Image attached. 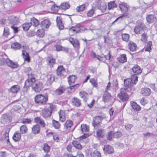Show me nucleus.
I'll return each instance as SVG.
<instances>
[{"label": "nucleus", "instance_id": "nucleus-58", "mask_svg": "<svg viewBox=\"0 0 157 157\" xmlns=\"http://www.w3.org/2000/svg\"><path fill=\"white\" fill-rule=\"evenodd\" d=\"M122 136L121 132L117 131L114 133V138H120Z\"/></svg>", "mask_w": 157, "mask_h": 157}, {"label": "nucleus", "instance_id": "nucleus-31", "mask_svg": "<svg viewBox=\"0 0 157 157\" xmlns=\"http://www.w3.org/2000/svg\"><path fill=\"white\" fill-rule=\"evenodd\" d=\"M151 92L150 89L149 88H143L141 91V94L144 96H149Z\"/></svg>", "mask_w": 157, "mask_h": 157}, {"label": "nucleus", "instance_id": "nucleus-28", "mask_svg": "<svg viewBox=\"0 0 157 157\" xmlns=\"http://www.w3.org/2000/svg\"><path fill=\"white\" fill-rule=\"evenodd\" d=\"M59 117V120L63 122L65 121V116L64 112L62 110H60L58 112Z\"/></svg>", "mask_w": 157, "mask_h": 157}, {"label": "nucleus", "instance_id": "nucleus-48", "mask_svg": "<svg viewBox=\"0 0 157 157\" xmlns=\"http://www.w3.org/2000/svg\"><path fill=\"white\" fill-rule=\"evenodd\" d=\"M114 133L113 131H110L108 132L106 135V138L108 140L111 141L113 138H114Z\"/></svg>", "mask_w": 157, "mask_h": 157}, {"label": "nucleus", "instance_id": "nucleus-54", "mask_svg": "<svg viewBox=\"0 0 157 157\" xmlns=\"http://www.w3.org/2000/svg\"><path fill=\"white\" fill-rule=\"evenodd\" d=\"M10 23L11 24L15 25L17 23L18 21L16 17H12L10 20Z\"/></svg>", "mask_w": 157, "mask_h": 157}, {"label": "nucleus", "instance_id": "nucleus-10", "mask_svg": "<svg viewBox=\"0 0 157 157\" xmlns=\"http://www.w3.org/2000/svg\"><path fill=\"white\" fill-rule=\"evenodd\" d=\"M41 23L40 24V27L42 28L43 29H48L51 24V22L48 19H43V18H41Z\"/></svg>", "mask_w": 157, "mask_h": 157}, {"label": "nucleus", "instance_id": "nucleus-57", "mask_svg": "<svg viewBox=\"0 0 157 157\" xmlns=\"http://www.w3.org/2000/svg\"><path fill=\"white\" fill-rule=\"evenodd\" d=\"M140 102L142 105H144L148 103V101L146 98L143 97L140 100Z\"/></svg>", "mask_w": 157, "mask_h": 157}, {"label": "nucleus", "instance_id": "nucleus-53", "mask_svg": "<svg viewBox=\"0 0 157 157\" xmlns=\"http://www.w3.org/2000/svg\"><path fill=\"white\" fill-rule=\"evenodd\" d=\"M10 34L9 29L8 27H5L4 29L3 35L5 37H7Z\"/></svg>", "mask_w": 157, "mask_h": 157}, {"label": "nucleus", "instance_id": "nucleus-33", "mask_svg": "<svg viewBox=\"0 0 157 157\" xmlns=\"http://www.w3.org/2000/svg\"><path fill=\"white\" fill-rule=\"evenodd\" d=\"M80 97L83 99L84 100L86 101L89 95L87 93L84 91H81L79 93Z\"/></svg>", "mask_w": 157, "mask_h": 157}, {"label": "nucleus", "instance_id": "nucleus-1", "mask_svg": "<svg viewBox=\"0 0 157 157\" xmlns=\"http://www.w3.org/2000/svg\"><path fill=\"white\" fill-rule=\"evenodd\" d=\"M127 92L125 89L121 88L120 90V93L117 94V97L123 102L127 101L129 98V94H127Z\"/></svg>", "mask_w": 157, "mask_h": 157}, {"label": "nucleus", "instance_id": "nucleus-24", "mask_svg": "<svg viewBox=\"0 0 157 157\" xmlns=\"http://www.w3.org/2000/svg\"><path fill=\"white\" fill-rule=\"evenodd\" d=\"M39 132V125L38 124L33 125L32 128V133L34 134H38Z\"/></svg>", "mask_w": 157, "mask_h": 157}, {"label": "nucleus", "instance_id": "nucleus-27", "mask_svg": "<svg viewBox=\"0 0 157 157\" xmlns=\"http://www.w3.org/2000/svg\"><path fill=\"white\" fill-rule=\"evenodd\" d=\"M128 46L130 50L132 51H134L136 50L137 45L134 42L130 41L128 44Z\"/></svg>", "mask_w": 157, "mask_h": 157}, {"label": "nucleus", "instance_id": "nucleus-55", "mask_svg": "<svg viewBox=\"0 0 157 157\" xmlns=\"http://www.w3.org/2000/svg\"><path fill=\"white\" fill-rule=\"evenodd\" d=\"M131 80L133 84H136L138 81V77L136 74L133 75L132 76Z\"/></svg>", "mask_w": 157, "mask_h": 157}, {"label": "nucleus", "instance_id": "nucleus-21", "mask_svg": "<svg viewBox=\"0 0 157 157\" xmlns=\"http://www.w3.org/2000/svg\"><path fill=\"white\" fill-rule=\"evenodd\" d=\"M103 150L104 152H107L109 154L113 153L114 151L112 147L109 145L104 146Z\"/></svg>", "mask_w": 157, "mask_h": 157}, {"label": "nucleus", "instance_id": "nucleus-61", "mask_svg": "<svg viewBox=\"0 0 157 157\" xmlns=\"http://www.w3.org/2000/svg\"><path fill=\"white\" fill-rule=\"evenodd\" d=\"M22 123L25 124H30L31 122V121L30 119L27 118L24 119L21 122Z\"/></svg>", "mask_w": 157, "mask_h": 157}, {"label": "nucleus", "instance_id": "nucleus-8", "mask_svg": "<svg viewBox=\"0 0 157 157\" xmlns=\"http://www.w3.org/2000/svg\"><path fill=\"white\" fill-rule=\"evenodd\" d=\"M6 61V65L11 68L13 69H17L19 67V65L17 62H13L10 60L9 59H7Z\"/></svg>", "mask_w": 157, "mask_h": 157}, {"label": "nucleus", "instance_id": "nucleus-25", "mask_svg": "<svg viewBox=\"0 0 157 157\" xmlns=\"http://www.w3.org/2000/svg\"><path fill=\"white\" fill-rule=\"evenodd\" d=\"M67 78L69 85H71L75 83L77 79V77L75 75H72L68 77Z\"/></svg>", "mask_w": 157, "mask_h": 157}, {"label": "nucleus", "instance_id": "nucleus-14", "mask_svg": "<svg viewBox=\"0 0 157 157\" xmlns=\"http://www.w3.org/2000/svg\"><path fill=\"white\" fill-rule=\"evenodd\" d=\"M71 103L72 105L76 107H79L81 105V100L77 98H73L71 99Z\"/></svg>", "mask_w": 157, "mask_h": 157}, {"label": "nucleus", "instance_id": "nucleus-40", "mask_svg": "<svg viewBox=\"0 0 157 157\" xmlns=\"http://www.w3.org/2000/svg\"><path fill=\"white\" fill-rule=\"evenodd\" d=\"M20 86L18 85L12 86L10 88V90L11 92L14 93L17 92L20 90Z\"/></svg>", "mask_w": 157, "mask_h": 157}, {"label": "nucleus", "instance_id": "nucleus-20", "mask_svg": "<svg viewBox=\"0 0 157 157\" xmlns=\"http://www.w3.org/2000/svg\"><path fill=\"white\" fill-rule=\"evenodd\" d=\"M9 58H7L6 55L4 54L3 55H0V65H4L5 63L6 64V60Z\"/></svg>", "mask_w": 157, "mask_h": 157}, {"label": "nucleus", "instance_id": "nucleus-26", "mask_svg": "<svg viewBox=\"0 0 157 157\" xmlns=\"http://www.w3.org/2000/svg\"><path fill=\"white\" fill-rule=\"evenodd\" d=\"M22 55L25 61H27L28 62L30 61V58L29 54L25 51L22 50Z\"/></svg>", "mask_w": 157, "mask_h": 157}, {"label": "nucleus", "instance_id": "nucleus-44", "mask_svg": "<svg viewBox=\"0 0 157 157\" xmlns=\"http://www.w3.org/2000/svg\"><path fill=\"white\" fill-rule=\"evenodd\" d=\"M70 7V5L67 2H64L61 4L60 8L62 10H66Z\"/></svg>", "mask_w": 157, "mask_h": 157}, {"label": "nucleus", "instance_id": "nucleus-36", "mask_svg": "<svg viewBox=\"0 0 157 157\" xmlns=\"http://www.w3.org/2000/svg\"><path fill=\"white\" fill-rule=\"evenodd\" d=\"M47 83L48 85H50L54 80L55 78L54 76L52 75H48L47 76Z\"/></svg>", "mask_w": 157, "mask_h": 157}, {"label": "nucleus", "instance_id": "nucleus-32", "mask_svg": "<svg viewBox=\"0 0 157 157\" xmlns=\"http://www.w3.org/2000/svg\"><path fill=\"white\" fill-rule=\"evenodd\" d=\"M47 3H49L50 6H51V9L52 11L54 12H57L60 7L56 6L55 4H53V2H48Z\"/></svg>", "mask_w": 157, "mask_h": 157}, {"label": "nucleus", "instance_id": "nucleus-62", "mask_svg": "<svg viewBox=\"0 0 157 157\" xmlns=\"http://www.w3.org/2000/svg\"><path fill=\"white\" fill-rule=\"evenodd\" d=\"M90 83H92V84L93 85V86L95 87H96L97 86V84L96 82V81L95 79L94 78H91L90 80Z\"/></svg>", "mask_w": 157, "mask_h": 157}, {"label": "nucleus", "instance_id": "nucleus-2", "mask_svg": "<svg viewBox=\"0 0 157 157\" xmlns=\"http://www.w3.org/2000/svg\"><path fill=\"white\" fill-rule=\"evenodd\" d=\"M28 79L26 80L25 83L24 87L28 88L31 86L35 83L36 80L34 75L31 73L27 74Z\"/></svg>", "mask_w": 157, "mask_h": 157}, {"label": "nucleus", "instance_id": "nucleus-12", "mask_svg": "<svg viewBox=\"0 0 157 157\" xmlns=\"http://www.w3.org/2000/svg\"><path fill=\"white\" fill-rule=\"evenodd\" d=\"M119 7L122 12L127 11L129 9V6L124 2L120 4Z\"/></svg>", "mask_w": 157, "mask_h": 157}, {"label": "nucleus", "instance_id": "nucleus-34", "mask_svg": "<svg viewBox=\"0 0 157 157\" xmlns=\"http://www.w3.org/2000/svg\"><path fill=\"white\" fill-rule=\"evenodd\" d=\"M21 134L18 132H17L14 133L13 138L15 142L18 141L21 138Z\"/></svg>", "mask_w": 157, "mask_h": 157}, {"label": "nucleus", "instance_id": "nucleus-29", "mask_svg": "<svg viewBox=\"0 0 157 157\" xmlns=\"http://www.w3.org/2000/svg\"><path fill=\"white\" fill-rule=\"evenodd\" d=\"M105 134V130L104 129H101L97 132V135L99 138H102Z\"/></svg>", "mask_w": 157, "mask_h": 157}, {"label": "nucleus", "instance_id": "nucleus-56", "mask_svg": "<svg viewBox=\"0 0 157 157\" xmlns=\"http://www.w3.org/2000/svg\"><path fill=\"white\" fill-rule=\"evenodd\" d=\"M81 130L82 132H87L89 131L88 128L86 124H82L81 125Z\"/></svg>", "mask_w": 157, "mask_h": 157}, {"label": "nucleus", "instance_id": "nucleus-51", "mask_svg": "<svg viewBox=\"0 0 157 157\" xmlns=\"http://www.w3.org/2000/svg\"><path fill=\"white\" fill-rule=\"evenodd\" d=\"M129 35L127 33H123L122 34V39L124 41H128L129 40Z\"/></svg>", "mask_w": 157, "mask_h": 157}, {"label": "nucleus", "instance_id": "nucleus-49", "mask_svg": "<svg viewBox=\"0 0 157 157\" xmlns=\"http://www.w3.org/2000/svg\"><path fill=\"white\" fill-rule=\"evenodd\" d=\"M128 16V14L125 13L123 14H122L121 16H119L113 22H112V24H113L114 23L117 21L118 20H120V21L122 20L123 17H125Z\"/></svg>", "mask_w": 157, "mask_h": 157}, {"label": "nucleus", "instance_id": "nucleus-35", "mask_svg": "<svg viewBox=\"0 0 157 157\" xmlns=\"http://www.w3.org/2000/svg\"><path fill=\"white\" fill-rule=\"evenodd\" d=\"M119 61L120 62L123 63L127 61V57L126 55L123 54L121 55L120 57L118 58Z\"/></svg>", "mask_w": 157, "mask_h": 157}, {"label": "nucleus", "instance_id": "nucleus-43", "mask_svg": "<svg viewBox=\"0 0 157 157\" xmlns=\"http://www.w3.org/2000/svg\"><path fill=\"white\" fill-rule=\"evenodd\" d=\"M43 149L45 153H48L50 151V147L47 144L45 143L43 145Z\"/></svg>", "mask_w": 157, "mask_h": 157}, {"label": "nucleus", "instance_id": "nucleus-16", "mask_svg": "<svg viewBox=\"0 0 157 157\" xmlns=\"http://www.w3.org/2000/svg\"><path fill=\"white\" fill-rule=\"evenodd\" d=\"M146 20L149 23H151L155 22L156 18L153 15H148L147 16Z\"/></svg>", "mask_w": 157, "mask_h": 157}, {"label": "nucleus", "instance_id": "nucleus-46", "mask_svg": "<svg viewBox=\"0 0 157 157\" xmlns=\"http://www.w3.org/2000/svg\"><path fill=\"white\" fill-rule=\"evenodd\" d=\"M30 23H32V25H33L34 26L36 27L39 24L38 21L34 17L31 19Z\"/></svg>", "mask_w": 157, "mask_h": 157}, {"label": "nucleus", "instance_id": "nucleus-38", "mask_svg": "<svg viewBox=\"0 0 157 157\" xmlns=\"http://www.w3.org/2000/svg\"><path fill=\"white\" fill-rule=\"evenodd\" d=\"M152 46V42L151 41H149L146 46H145L144 49L145 51L150 52L151 51V46Z\"/></svg>", "mask_w": 157, "mask_h": 157}, {"label": "nucleus", "instance_id": "nucleus-7", "mask_svg": "<svg viewBox=\"0 0 157 157\" xmlns=\"http://www.w3.org/2000/svg\"><path fill=\"white\" fill-rule=\"evenodd\" d=\"M144 24L140 23L138 25H136L134 29V32L136 34H141L145 28Z\"/></svg>", "mask_w": 157, "mask_h": 157}, {"label": "nucleus", "instance_id": "nucleus-23", "mask_svg": "<svg viewBox=\"0 0 157 157\" xmlns=\"http://www.w3.org/2000/svg\"><path fill=\"white\" fill-rule=\"evenodd\" d=\"M111 96L110 93L105 91L103 97V99L105 102H108L110 99Z\"/></svg>", "mask_w": 157, "mask_h": 157}, {"label": "nucleus", "instance_id": "nucleus-41", "mask_svg": "<svg viewBox=\"0 0 157 157\" xmlns=\"http://www.w3.org/2000/svg\"><path fill=\"white\" fill-rule=\"evenodd\" d=\"M32 25V23L30 22L25 23L22 25V28L24 31H28Z\"/></svg>", "mask_w": 157, "mask_h": 157}, {"label": "nucleus", "instance_id": "nucleus-42", "mask_svg": "<svg viewBox=\"0 0 157 157\" xmlns=\"http://www.w3.org/2000/svg\"><path fill=\"white\" fill-rule=\"evenodd\" d=\"M21 47V44L17 42L13 43L11 45V48L15 50L20 49Z\"/></svg>", "mask_w": 157, "mask_h": 157}, {"label": "nucleus", "instance_id": "nucleus-6", "mask_svg": "<svg viewBox=\"0 0 157 157\" xmlns=\"http://www.w3.org/2000/svg\"><path fill=\"white\" fill-rule=\"evenodd\" d=\"M12 119V117L10 115L4 114L1 118V122L2 123H9L11 122Z\"/></svg>", "mask_w": 157, "mask_h": 157}, {"label": "nucleus", "instance_id": "nucleus-60", "mask_svg": "<svg viewBox=\"0 0 157 157\" xmlns=\"http://www.w3.org/2000/svg\"><path fill=\"white\" fill-rule=\"evenodd\" d=\"M94 10L93 9H91L89 10L87 13V15L89 17H91L92 16L94 13Z\"/></svg>", "mask_w": 157, "mask_h": 157}, {"label": "nucleus", "instance_id": "nucleus-18", "mask_svg": "<svg viewBox=\"0 0 157 157\" xmlns=\"http://www.w3.org/2000/svg\"><path fill=\"white\" fill-rule=\"evenodd\" d=\"M47 61L48 64L51 67H53V65L56 62L55 59H53L52 56H48L47 58Z\"/></svg>", "mask_w": 157, "mask_h": 157}, {"label": "nucleus", "instance_id": "nucleus-22", "mask_svg": "<svg viewBox=\"0 0 157 157\" xmlns=\"http://www.w3.org/2000/svg\"><path fill=\"white\" fill-rule=\"evenodd\" d=\"M66 90L64 86H62L56 89L55 90V92L57 95H60L64 93Z\"/></svg>", "mask_w": 157, "mask_h": 157}, {"label": "nucleus", "instance_id": "nucleus-5", "mask_svg": "<svg viewBox=\"0 0 157 157\" xmlns=\"http://www.w3.org/2000/svg\"><path fill=\"white\" fill-rule=\"evenodd\" d=\"M103 119L100 116H96L93 118L92 125L95 128L100 125Z\"/></svg>", "mask_w": 157, "mask_h": 157}, {"label": "nucleus", "instance_id": "nucleus-9", "mask_svg": "<svg viewBox=\"0 0 157 157\" xmlns=\"http://www.w3.org/2000/svg\"><path fill=\"white\" fill-rule=\"evenodd\" d=\"M73 123L72 121L68 120L66 121L64 124V131L69 132L71 128L73 126Z\"/></svg>", "mask_w": 157, "mask_h": 157}, {"label": "nucleus", "instance_id": "nucleus-30", "mask_svg": "<svg viewBox=\"0 0 157 157\" xmlns=\"http://www.w3.org/2000/svg\"><path fill=\"white\" fill-rule=\"evenodd\" d=\"M108 9L109 10H113L114 8L117 7V4L114 1H110L108 3Z\"/></svg>", "mask_w": 157, "mask_h": 157}, {"label": "nucleus", "instance_id": "nucleus-64", "mask_svg": "<svg viewBox=\"0 0 157 157\" xmlns=\"http://www.w3.org/2000/svg\"><path fill=\"white\" fill-rule=\"evenodd\" d=\"M79 85L78 84H76L75 85H72L69 86L68 88V89H70V90L73 89V90H74L75 89H76L79 86Z\"/></svg>", "mask_w": 157, "mask_h": 157}, {"label": "nucleus", "instance_id": "nucleus-11", "mask_svg": "<svg viewBox=\"0 0 157 157\" xmlns=\"http://www.w3.org/2000/svg\"><path fill=\"white\" fill-rule=\"evenodd\" d=\"M48 99V97L47 94H45L43 95L40 94V105H44L46 104Z\"/></svg>", "mask_w": 157, "mask_h": 157}, {"label": "nucleus", "instance_id": "nucleus-3", "mask_svg": "<svg viewBox=\"0 0 157 157\" xmlns=\"http://www.w3.org/2000/svg\"><path fill=\"white\" fill-rule=\"evenodd\" d=\"M124 87L122 89H125L126 90L127 92H130L131 91V87L133 84L131 79L128 78L124 79Z\"/></svg>", "mask_w": 157, "mask_h": 157}, {"label": "nucleus", "instance_id": "nucleus-13", "mask_svg": "<svg viewBox=\"0 0 157 157\" xmlns=\"http://www.w3.org/2000/svg\"><path fill=\"white\" fill-rule=\"evenodd\" d=\"M81 25L78 24L75 26H72L69 28V31L73 32L74 33H77L81 32Z\"/></svg>", "mask_w": 157, "mask_h": 157}, {"label": "nucleus", "instance_id": "nucleus-17", "mask_svg": "<svg viewBox=\"0 0 157 157\" xmlns=\"http://www.w3.org/2000/svg\"><path fill=\"white\" fill-rule=\"evenodd\" d=\"M41 114L44 117H48L52 114V111L47 109H44L42 110Z\"/></svg>", "mask_w": 157, "mask_h": 157}, {"label": "nucleus", "instance_id": "nucleus-39", "mask_svg": "<svg viewBox=\"0 0 157 157\" xmlns=\"http://www.w3.org/2000/svg\"><path fill=\"white\" fill-rule=\"evenodd\" d=\"M72 144L75 148L78 149H81L82 148V146L78 141H74L72 142Z\"/></svg>", "mask_w": 157, "mask_h": 157}, {"label": "nucleus", "instance_id": "nucleus-19", "mask_svg": "<svg viewBox=\"0 0 157 157\" xmlns=\"http://www.w3.org/2000/svg\"><path fill=\"white\" fill-rule=\"evenodd\" d=\"M130 104L132 108L134 111H138L141 110V107L136 102L132 101L131 102Z\"/></svg>", "mask_w": 157, "mask_h": 157}, {"label": "nucleus", "instance_id": "nucleus-15", "mask_svg": "<svg viewBox=\"0 0 157 157\" xmlns=\"http://www.w3.org/2000/svg\"><path fill=\"white\" fill-rule=\"evenodd\" d=\"M132 70L135 74L137 75L140 74L142 72V70L140 67L137 65L136 64L134 65L132 68Z\"/></svg>", "mask_w": 157, "mask_h": 157}, {"label": "nucleus", "instance_id": "nucleus-4", "mask_svg": "<svg viewBox=\"0 0 157 157\" xmlns=\"http://www.w3.org/2000/svg\"><path fill=\"white\" fill-rule=\"evenodd\" d=\"M57 74L59 76L64 78L67 75V73L63 66L60 65L58 67L57 70Z\"/></svg>", "mask_w": 157, "mask_h": 157}, {"label": "nucleus", "instance_id": "nucleus-59", "mask_svg": "<svg viewBox=\"0 0 157 157\" xmlns=\"http://www.w3.org/2000/svg\"><path fill=\"white\" fill-rule=\"evenodd\" d=\"M147 39V34L144 33H143L141 36V40L142 41L144 42H145Z\"/></svg>", "mask_w": 157, "mask_h": 157}, {"label": "nucleus", "instance_id": "nucleus-45", "mask_svg": "<svg viewBox=\"0 0 157 157\" xmlns=\"http://www.w3.org/2000/svg\"><path fill=\"white\" fill-rule=\"evenodd\" d=\"M91 157H101V155L100 152L97 151L95 150L90 154Z\"/></svg>", "mask_w": 157, "mask_h": 157}, {"label": "nucleus", "instance_id": "nucleus-50", "mask_svg": "<svg viewBox=\"0 0 157 157\" xmlns=\"http://www.w3.org/2000/svg\"><path fill=\"white\" fill-rule=\"evenodd\" d=\"M33 89L36 92H39V83L37 84L34 83L32 85Z\"/></svg>", "mask_w": 157, "mask_h": 157}, {"label": "nucleus", "instance_id": "nucleus-47", "mask_svg": "<svg viewBox=\"0 0 157 157\" xmlns=\"http://www.w3.org/2000/svg\"><path fill=\"white\" fill-rule=\"evenodd\" d=\"M52 124L53 126L56 129H58L60 126V124L59 123L58 121L54 120L52 121Z\"/></svg>", "mask_w": 157, "mask_h": 157}, {"label": "nucleus", "instance_id": "nucleus-63", "mask_svg": "<svg viewBox=\"0 0 157 157\" xmlns=\"http://www.w3.org/2000/svg\"><path fill=\"white\" fill-rule=\"evenodd\" d=\"M45 29L43 28L40 29V37H42L44 36L45 35Z\"/></svg>", "mask_w": 157, "mask_h": 157}, {"label": "nucleus", "instance_id": "nucleus-52", "mask_svg": "<svg viewBox=\"0 0 157 157\" xmlns=\"http://www.w3.org/2000/svg\"><path fill=\"white\" fill-rule=\"evenodd\" d=\"M85 7L86 5L85 4L79 6L76 8L77 11L78 12L82 11L85 10Z\"/></svg>", "mask_w": 157, "mask_h": 157}, {"label": "nucleus", "instance_id": "nucleus-37", "mask_svg": "<svg viewBox=\"0 0 157 157\" xmlns=\"http://www.w3.org/2000/svg\"><path fill=\"white\" fill-rule=\"evenodd\" d=\"M20 133L21 134H26L28 131V128L25 125L21 126L20 128Z\"/></svg>", "mask_w": 157, "mask_h": 157}]
</instances>
